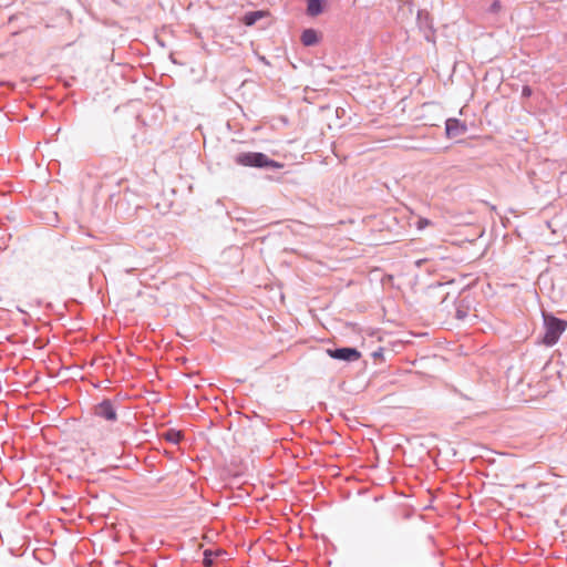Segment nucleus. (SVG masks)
I'll return each mask as SVG.
<instances>
[{
  "label": "nucleus",
  "mask_w": 567,
  "mask_h": 567,
  "mask_svg": "<svg viewBox=\"0 0 567 567\" xmlns=\"http://www.w3.org/2000/svg\"><path fill=\"white\" fill-rule=\"evenodd\" d=\"M235 163L240 166L249 167H271L282 168L284 164L270 159L266 154L259 152H245L235 156Z\"/></svg>",
  "instance_id": "f257e3e1"
},
{
  "label": "nucleus",
  "mask_w": 567,
  "mask_h": 567,
  "mask_svg": "<svg viewBox=\"0 0 567 567\" xmlns=\"http://www.w3.org/2000/svg\"><path fill=\"white\" fill-rule=\"evenodd\" d=\"M544 327L545 334L543 338V343L551 347L558 342L560 336L567 328V322L551 315L544 313Z\"/></svg>",
  "instance_id": "f03ea898"
},
{
  "label": "nucleus",
  "mask_w": 567,
  "mask_h": 567,
  "mask_svg": "<svg viewBox=\"0 0 567 567\" xmlns=\"http://www.w3.org/2000/svg\"><path fill=\"white\" fill-rule=\"evenodd\" d=\"M327 354L337 360L353 362L360 359L361 353L354 348L327 349Z\"/></svg>",
  "instance_id": "7ed1b4c3"
},
{
  "label": "nucleus",
  "mask_w": 567,
  "mask_h": 567,
  "mask_svg": "<svg viewBox=\"0 0 567 567\" xmlns=\"http://www.w3.org/2000/svg\"><path fill=\"white\" fill-rule=\"evenodd\" d=\"M466 131V124L457 118H447L445 122V133L450 138L463 135Z\"/></svg>",
  "instance_id": "20e7f679"
},
{
  "label": "nucleus",
  "mask_w": 567,
  "mask_h": 567,
  "mask_svg": "<svg viewBox=\"0 0 567 567\" xmlns=\"http://www.w3.org/2000/svg\"><path fill=\"white\" fill-rule=\"evenodd\" d=\"M95 414L107 420V421H115L116 420V412H115V409L113 406V404L105 400L103 402H101L96 408H95Z\"/></svg>",
  "instance_id": "39448f33"
},
{
  "label": "nucleus",
  "mask_w": 567,
  "mask_h": 567,
  "mask_svg": "<svg viewBox=\"0 0 567 567\" xmlns=\"http://www.w3.org/2000/svg\"><path fill=\"white\" fill-rule=\"evenodd\" d=\"M301 42L306 47L316 45L319 42L317 31L313 29H306L301 34Z\"/></svg>",
  "instance_id": "423d86ee"
},
{
  "label": "nucleus",
  "mask_w": 567,
  "mask_h": 567,
  "mask_svg": "<svg viewBox=\"0 0 567 567\" xmlns=\"http://www.w3.org/2000/svg\"><path fill=\"white\" fill-rule=\"evenodd\" d=\"M267 14H268V12L264 11V10L250 11V12H247L243 17V22L246 25L250 27V25L255 24L258 20L265 18Z\"/></svg>",
  "instance_id": "0eeeda50"
},
{
  "label": "nucleus",
  "mask_w": 567,
  "mask_h": 567,
  "mask_svg": "<svg viewBox=\"0 0 567 567\" xmlns=\"http://www.w3.org/2000/svg\"><path fill=\"white\" fill-rule=\"evenodd\" d=\"M323 10L322 0H308L307 13L311 17L320 14Z\"/></svg>",
  "instance_id": "6e6552de"
},
{
  "label": "nucleus",
  "mask_w": 567,
  "mask_h": 567,
  "mask_svg": "<svg viewBox=\"0 0 567 567\" xmlns=\"http://www.w3.org/2000/svg\"><path fill=\"white\" fill-rule=\"evenodd\" d=\"M432 225V221L427 218H419L417 221H416V228L419 230H423L424 228H426L427 226Z\"/></svg>",
  "instance_id": "1a4fd4ad"
},
{
  "label": "nucleus",
  "mask_w": 567,
  "mask_h": 567,
  "mask_svg": "<svg viewBox=\"0 0 567 567\" xmlns=\"http://www.w3.org/2000/svg\"><path fill=\"white\" fill-rule=\"evenodd\" d=\"M166 439L173 443H177L178 439H179V433L178 432H169V433H167Z\"/></svg>",
  "instance_id": "9d476101"
},
{
  "label": "nucleus",
  "mask_w": 567,
  "mask_h": 567,
  "mask_svg": "<svg viewBox=\"0 0 567 567\" xmlns=\"http://www.w3.org/2000/svg\"><path fill=\"white\" fill-rule=\"evenodd\" d=\"M204 555H205L204 564H205V566L209 567L213 564V560H212V557H210V551L206 550L204 553Z\"/></svg>",
  "instance_id": "9b49d317"
},
{
  "label": "nucleus",
  "mask_w": 567,
  "mask_h": 567,
  "mask_svg": "<svg viewBox=\"0 0 567 567\" xmlns=\"http://www.w3.org/2000/svg\"><path fill=\"white\" fill-rule=\"evenodd\" d=\"M532 89L529 86H524L522 90V95L525 97H529L532 95Z\"/></svg>",
  "instance_id": "f8f14e48"
},
{
  "label": "nucleus",
  "mask_w": 567,
  "mask_h": 567,
  "mask_svg": "<svg viewBox=\"0 0 567 567\" xmlns=\"http://www.w3.org/2000/svg\"><path fill=\"white\" fill-rule=\"evenodd\" d=\"M501 9V2L499 1H494L492 4H491V11L492 12H497L498 10Z\"/></svg>",
  "instance_id": "ddd939ff"
},
{
  "label": "nucleus",
  "mask_w": 567,
  "mask_h": 567,
  "mask_svg": "<svg viewBox=\"0 0 567 567\" xmlns=\"http://www.w3.org/2000/svg\"><path fill=\"white\" fill-rule=\"evenodd\" d=\"M463 317H464L463 312H461V311L458 310V311H457V318H463Z\"/></svg>",
  "instance_id": "4468645a"
}]
</instances>
